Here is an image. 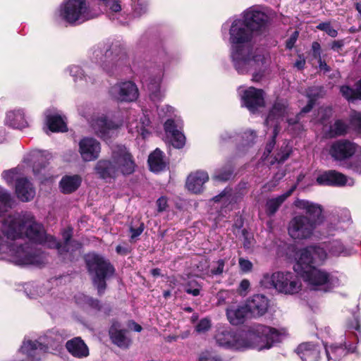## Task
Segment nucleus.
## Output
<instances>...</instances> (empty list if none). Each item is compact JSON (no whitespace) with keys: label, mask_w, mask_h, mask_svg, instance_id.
I'll list each match as a JSON object with an SVG mask.
<instances>
[{"label":"nucleus","mask_w":361,"mask_h":361,"mask_svg":"<svg viewBox=\"0 0 361 361\" xmlns=\"http://www.w3.org/2000/svg\"><path fill=\"white\" fill-rule=\"evenodd\" d=\"M71 228L62 232L63 244L46 233L43 226L35 216L27 212L9 214L0 221V260L18 265L41 266L47 262V255L39 250L24 242L28 239L35 244L49 248H56L59 255L70 258L74 252L80 253L81 244L71 240Z\"/></svg>","instance_id":"1"},{"label":"nucleus","mask_w":361,"mask_h":361,"mask_svg":"<svg viewBox=\"0 0 361 361\" xmlns=\"http://www.w3.org/2000/svg\"><path fill=\"white\" fill-rule=\"evenodd\" d=\"M275 13L262 6H251L239 16L228 18L223 23L221 36L230 46L233 65L239 74L252 73V80L259 81L271 62L269 53L262 47H255V34L267 31L268 23Z\"/></svg>","instance_id":"2"},{"label":"nucleus","mask_w":361,"mask_h":361,"mask_svg":"<svg viewBox=\"0 0 361 361\" xmlns=\"http://www.w3.org/2000/svg\"><path fill=\"white\" fill-rule=\"evenodd\" d=\"M318 94L319 90L317 87L309 88L307 91L308 103L294 118L290 116V110L286 100L278 99L274 102L265 120V126L267 128V133H270L271 139L266 145L262 156V161H267L269 164L273 165L275 163H282L288 158L291 152V147L286 142H284L279 148L273 151L275 139L280 130V124L284 118H286L288 125V130L292 133L296 134L302 128V125L299 123L300 117L302 114L307 113L312 109Z\"/></svg>","instance_id":"3"},{"label":"nucleus","mask_w":361,"mask_h":361,"mask_svg":"<svg viewBox=\"0 0 361 361\" xmlns=\"http://www.w3.org/2000/svg\"><path fill=\"white\" fill-rule=\"evenodd\" d=\"M287 336L285 329L259 324L244 332H236L229 327L221 326L218 328L214 338L219 346L226 349L240 350L255 348L262 350L271 348Z\"/></svg>","instance_id":"4"},{"label":"nucleus","mask_w":361,"mask_h":361,"mask_svg":"<svg viewBox=\"0 0 361 361\" xmlns=\"http://www.w3.org/2000/svg\"><path fill=\"white\" fill-rule=\"evenodd\" d=\"M326 259V250L317 245H308L297 252L293 269L312 290L329 293L340 285L336 274L314 267L322 264Z\"/></svg>","instance_id":"5"},{"label":"nucleus","mask_w":361,"mask_h":361,"mask_svg":"<svg viewBox=\"0 0 361 361\" xmlns=\"http://www.w3.org/2000/svg\"><path fill=\"white\" fill-rule=\"evenodd\" d=\"M293 205L306 215L298 214L290 219L288 226V234L294 240L310 239L322 221L323 208L317 203L302 199H296Z\"/></svg>","instance_id":"6"},{"label":"nucleus","mask_w":361,"mask_h":361,"mask_svg":"<svg viewBox=\"0 0 361 361\" xmlns=\"http://www.w3.org/2000/svg\"><path fill=\"white\" fill-rule=\"evenodd\" d=\"M135 163L132 154L123 145L112 149L111 159H101L94 166L95 172L103 179L115 178L119 173L129 175L134 172Z\"/></svg>","instance_id":"7"},{"label":"nucleus","mask_w":361,"mask_h":361,"mask_svg":"<svg viewBox=\"0 0 361 361\" xmlns=\"http://www.w3.org/2000/svg\"><path fill=\"white\" fill-rule=\"evenodd\" d=\"M98 16L99 12L91 6L88 0H63L54 11L53 18L56 21L78 25Z\"/></svg>","instance_id":"8"},{"label":"nucleus","mask_w":361,"mask_h":361,"mask_svg":"<svg viewBox=\"0 0 361 361\" xmlns=\"http://www.w3.org/2000/svg\"><path fill=\"white\" fill-rule=\"evenodd\" d=\"M66 337L63 331L53 329L47 331L37 341L25 339L20 347V352L29 357L40 358L42 354L50 350H57Z\"/></svg>","instance_id":"9"},{"label":"nucleus","mask_w":361,"mask_h":361,"mask_svg":"<svg viewBox=\"0 0 361 361\" xmlns=\"http://www.w3.org/2000/svg\"><path fill=\"white\" fill-rule=\"evenodd\" d=\"M260 284L265 288H274L286 295L297 294L302 289V283L298 276L290 271L265 274L260 280Z\"/></svg>","instance_id":"10"},{"label":"nucleus","mask_w":361,"mask_h":361,"mask_svg":"<svg viewBox=\"0 0 361 361\" xmlns=\"http://www.w3.org/2000/svg\"><path fill=\"white\" fill-rule=\"evenodd\" d=\"M78 113L88 121L94 133L103 140L111 137L122 125V121L108 120L104 114H95L90 105L83 104L78 107Z\"/></svg>","instance_id":"11"},{"label":"nucleus","mask_w":361,"mask_h":361,"mask_svg":"<svg viewBox=\"0 0 361 361\" xmlns=\"http://www.w3.org/2000/svg\"><path fill=\"white\" fill-rule=\"evenodd\" d=\"M91 60L99 66L108 74L113 75L118 72L123 66L128 64L127 56L123 52H115L100 46L92 49Z\"/></svg>","instance_id":"12"},{"label":"nucleus","mask_w":361,"mask_h":361,"mask_svg":"<svg viewBox=\"0 0 361 361\" xmlns=\"http://www.w3.org/2000/svg\"><path fill=\"white\" fill-rule=\"evenodd\" d=\"M85 260L93 283L101 293L106 288V279L114 274V269L108 261L94 253L87 255Z\"/></svg>","instance_id":"13"},{"label":"nucleus","mask_w":361,"mask_h":361,"mask_svg":"<svg viewBox=\"0 0 361 361\" xmlns=\"http://www.w3.org/2000/svg\"><path fill=\"white\" fill-rule=\"evenodd\" d=\"M109 92L115 99L123 102H135L139 97L137 85L130 80L116 82L111 87Z\"/></svg>","instance_id":"14"},{"label":"nucleus","mask_w":361,"mask_h":361,"mask_svg":"<svg viewBox=\"0 0 361 361\" xmlns=\"http://www.w3.org/2000/svg\"><path fill=\"white\" fill-rule=\"evenodd\" d=\"M238 94L240 96L242 105L245 106L250 112H255L259 108L264 106V97L262 90L250 87L247 89L239 88Z\"/></svg>","instance_id":"15"},{"label":"nucleus","mask_w":361,"mask_h":361,"mask_svg":"<svg viewBox=\"0 0 361 361\" xmlns=\"http://www.w3.org/2000/svg\"><path fill=\"white\" fill-rule=\"evenodd\" d=\"M164 78V70L159 68L150 72L145 80V85L149 92V98L154 102L161 101L165 97V90L161 88Z\"/></svg>","instance_id":"16"},{"label":"nucleus","mask_w":361,"mask_h":361,"mask_svg":"<svg viewBox=\"0 0 361 361\" xmlns=\"http://www.w3.org/2000/svg\"><path fill=\"white\" fill-rule=\"evenodd\" d=\"M183 126V121L178 115L167 118L164 123L166 134L170 137L171 145L178 149L182 148L185 143V137L182 133Z\"/></svg>","instance_id":"17"},{"label":"nucleus","mask_w":361,"mask_h":361,"mask_svg":"<svg viewBox=\"0 0 361 361\" xmlns=\"http://www.w3.org/2000/svg\"><path fill=\"white\" fill-rule=\"evenodd\" d=\"M361 147L346 139L334 142L329 149L330 155L338 161H344L360 152Z\"/></svg>","instance_id":"18"},{"label":"nucleus","mask_w":361,"mask_h":361,"mask_svg":"<svg viewBox=\"0 0 361 361\" xmlns=\"http://www.w3.org/2000/svg\"><path fill=\"white\" fill-rule=\"evenodd\" d=\"M351 221L350 212L346 209L335 210L326 224L322 234L327 237L334 235L344 230V224H349Z\"/></svg>","instance_id":"19"},{"label":"nucleus","mask_w":361,"mask_h":361,"mask_svg":"<svg viewBox=\"0 0 361 361\" xmlns=\"http://www.w3.org/2000/svg\"><path fill=\"white\" fill-rule=\"evenodd\" d=\"M78 152L85 162L92 161L97 159L101 152V144L95 138L85 137L78 143Z\"/></svg>","instance_id":"20"},{"label":"nucleus","mask_w":361,"mask_h":361,"mask_svg":"<svg viewBox=\"0 0 361 361\" xmlns=\"http://www.w3.org/2000/svg\"><path fill=\"white\" fill-rule=\"evenodd\" d=\"M317 183L321 185L343 187L345 185L353 186L355 180L353 178L348 177L342 173L330 170L318 176Z\"/></svg>","instance_id":"21"},{"label":"nucleus","mask_w":361,"mask_h":361,"mask_svg":"<svg viewBox=\"0 0 361 361\" xmlns=\"http://www.w3.org/2000/svg\"><path fill=\"white\" fill-rule=\"evenodd\" d=\"M245 305L250 317H259L267 312L269 300L264 295L256 294L248 298Z\"/></svg>","instance_id":"22"},{"label":"nucleus","mask_w":361,"mask_h":361,"mask_svg":"<svg viewBox=\"0 0 361 361\" xmlns=\"http://www.w3.org/2000/svg\"><path fill=\"white\" fill-rule=\"evenodd\" d=\"M312 245H317L326 250L328 256H349L355 253V250L352 247L345 245L341 240L334 239L322 245L312 244Z\"/></svg>","instance_id":"23"},{"label":"nucleus","mask_w":361,"mask_h":361,"mask_svg":"<svg viewBox=\"0 0 361 361\" xmlns=\"http://www.w3.org/2000/svg\"><path fill=\"white\" fill-rule=\"evenodd\" d=\"M49 157V154L47 151L35 149L27 153L24 157V162L32 165L35 176L42 181V178L40 177V171L38 169V166H40L41 169L44 170V164L43 166L42 164L48 159Z\"/></svg>","instance_id":"24"},{"label":"nucleus","mask_w":361,"mask_h":361,"mask_svg":"<svg viewBox=\"0 0 361 361\" xmlns=\"http://www.w3.org/2000/svg\"><path fill=\"white\" fill-rule=\"evenodd\" d=\"M46 126L51 132H65L67 126L65 118L55 109H50L45 112Z\"/></svg>","instance_id":"25"},{"label":"nucleus","mask_w":361,"mask_h":361,"mask_svg":"<svg viewBox=\"0 0 361 361\" xmlns=\"http://www.w3.org/2000/svg\"><path fill=\"white\" fill-rule=\"evenodd\" d=\"M356 348L355 345L345 342L344 346L342 345H325L328 361H339L348 353H355Z\"/></svg>","instance_id":"26"},{"label":"nucleus","mask_w":361,"mask_h":361,"mask_svg":"<svg viewBox=\"0 0 361 361\" xmlns=\"http://www.w3.org/2000/svg\"><path fill=\"white\" fill-rule=\"evenodd\" d=\"M209 180L207 172L197 171L190 173L187 179L186 187L188 190L193 193H200L204 189V185Z\"/></svg>","instance_id":"27"},{"label":"nucleus","mask_w":361,"mask_h":361,"mask_svg":"<svg viewBox=\"0 0 361 361\" xmlns=\"http://www.w3.org/2000/svg\"><path fill=\"white\" fill-rule=\"evenodd\" d=\"M16 193L20 200L29 202L34 198L35 190L27 178H23L16 183Z\"/></svg>","instance_id":"28"},{"label":"nucleus","mask_w":361,"mask_h":361,"mask_svg":"<svg viewBox=\"0 0 361 361\" xmlns=\"http://www.w3.org/2000/svg\"><path fill=\"white\" fill-rule=\"evenodd\" d=\"M5 123L15 129H23L28 126L24 111L20 109L8 111Z\"/></svg>","instance_id":"29"},{"label":"nucleus","mask_w":361,"mask_h":361,"mask_svg":"<svg viewBox=\"0 0 361 361\" xmlns=\"http://www.w3.org/2000/svg\"><path fill=\"white\" fill-rule=\"evenodd\" d=\"M242 199V194L234 192L231 188L224 189L219 195L215 196L213 200L215 202L221 203L225 208H233V205Z\"/></svg>","instance_id":"30"},{"label":"nucleus","mask_w":361,"mask_h":361,"mask_svg":"<svg viewBox=\"0 0 361 361\" xmlns=\"http://www.w3.org/2000/svg\"><path fill=\"white\" fill-rule=\"evenodd\" d=\"M297 352L302 361H318L320 355L319 347L312 343L300 344Z\"/></svg>","instance_id":"31"},{"label":"nucleus","mask_w":361,"mask_h":361,"mask_svg":"<svg viewBox=\"0 0 361 361\" xmlns=\"http://www.w3.org/2000/svg\"><path fill=\"white\" fill-rule=\"evenodd\" d=\"M150 120L144 112L140 115L139 122L137 120L130 121L128 123L129 132L132 134L141 135L142 138L147 137L149 134L148 127Z\"/></svg>","instance_id":"32"},{"label":"nucleus","mask_w":361,"mask_h":361,"mask_svg":"<svg viewBox=\"0 0 361 361\" xmlns=\"http://www.w3.org/2000/svg\"><path fill=\"white\" fill-rule=\"evenodd\" d=\"M66 347L73 357L83 358L89 355V349L80 337H75L68 341Z\"/></svg>","instance_id":"33"},{"label":"nucleus","mask_w":361,"mask_h":361,"mask_svg":"<svg viewBox=\"0 0 361 361\" xmlns=\"http://www.w3.org/2000/svg\"><path fill=\"white\" fill-rule=\"evenodd\" d=\"M226 315L231 324L238 325L242 324L250 314L245 304L244 305H233L227 308Z\"/></svg>","instance_id":"34"},{"label":"nucleus","mask_w":361,"mask_h":361,"mask_svg":"<svg viewBox=\"0 0 361 361\" xmlns=\"http://www.w3.org/2000/svg\"><path fill=\"white\" fill-rule=\"evenodd\" d=\"M118 322L114 323L109 330L112 341L121 348H127L130 343V339L127 336L126 331L121 329Z\"/></svg>","instance_id":"35"},{"label":"nucleus","mask_w":361,"mask_h":361,"mask_svg":"<svg viewBox=\"0 0 361 361\" xmlns=\"http://www.w3.org/2000/svg\"><path fill=\"white\" fill-rule=\"evenodd\" d=\"M295 188L296 185H294L283 194L276 197L269 199L266 203V210L268 214H274L283 202L292 195Z\"/></svg>","instance_id":"36"},{"label":"nucleus","mask_w":361,"mask_h":361,"mask_svg":"<svg viewBox=\"0 0 361 361\" xmlns=\"http://www.w3.org/2000/svg\"><path fill=\"white\" fill-rule=\"evenodd\" d=\"M149 169L154 173H159L166 167V162L164 159V153L159 149H156L151 153L148 158Z\"/></svg>","instance_id":"37"},{"label":"nucleus","mask_w":361,"mask_h":361,"mask_svg":"<svg viewBox=\"0 0 361 361\" xmlns=\"http://www.w3.org/2000/svg\"><path fill=\"white\" fill-rule=\"evenodd\" d=\"M82 183V178L79 175L66 176L60 181V188L62 192L68 194L76 190Z\"/></svg>","instance_id":"38"},{"label":"nucleus","mask_w":361,"mask_h":361,"mask_svg":"<svg viewBox=\"0 0 361 361\" xmlns=\"http://www.w3.org/2000/svg\"><path fill=\"white\" fill-rule=\"evenodd\" d=\"M13 200L10 192L0 186V217L8 212L13 207Z\"/></svg>","instance_id":"39"},{"label":"nucleus","mask_w":361,"mask_h":361,"mask_svg":"<svg viewBox=\"0 0 361 361\" xmlns=\"http://www.w3.org/2000/svg\"><path fill=\"white\" fill-rule=\"evenodd\" d=\"M66 71L73 78L74 82L78 83V85L85 86L89 83L88 79H90V78L85 75L83 71L79 66H70Z\"/></svg>","instance_id":"40"},{"label":"nucleus","mask_w":361,"mask_h":361,"mask_svg":"<svg viewBox=\"0 0 361 361\" xmlns=\"http://www.w3.org/2000/svg\"><path fill=\"white\" fill-rule=\"evenodd\" d=\"M349 126L343 120H337L330 126V134L331 136H341L348 133Z\"/></svg>","instance_id":"41"},{"label":"nucleus","mask_w":361,"mask_h":361,"mask_svg":"<svg viewBox=\"0 0 361 361\" xmlns=\"http://www.w3.org/2000/svg\"><path fill=\"white\" fill-rule=\"evenodd\" d=\"M352 160L345 163V167L351 170L353 172L361 174V149L354 155Z\"/></svg>","instance_id":"42"},{"label":"nucleus","mask_w":361,"mask_h":361,"mask_svg":"<svg viewBox=\"0 0 361 361\" xmlns=\"http://www.w3.org/2000/svg\"><path fill=\"white\" fill-rule=\"evenodd\" d=\"M20 171L18 168L4 171L1 174L2 178L8 185L12 184L14 181L17 183L18 180L23 179V178H20Z\"/></svg>","instance_id":"43"},{"label":"nucleus","mask_w":361,"mask_h":361,"mask_svg":"<svg viewBox=\"0 0 361 361\" xmlns=\"http://www.w3.org/2000/svg\"><path fill=\"white\" fill-rule=\"evenodd\" d=\"M228 270V267L226 265V259H220L214 262L211 268V273L213 275H221L224 271Z\"/></svg>","instance_id":"44"},{"label":"nucleus","mask_w":361,"mask_h":361,"mask_svg":"<svg viewBox=\"0 0 361 361\" xmlns=\"http://www.w3.org/2000/svg\"><path fill=\"white\" fill-rule=\"evenodd\" d=\"M76 302L80 305H82V304L87 305L89 307H91L92 308H95V309L100 308L99 302L98 300H94L90 297L86 296L82 294L79 295L78 297H76Z\"/></svg>","instance_id":"45"},{"label":"nucleus","mask_w":361,"mask_h":361,"mask_svg":"<svg viewBox=\"0 0 361 361\" xmlns=\"http://www.w3.org/2000/svg\"><path fill=\"white\" fill-rule=\"evenodd\" d=\"M341 93L348 101H354L359 99L358 93H357V88L355 90L351 88L348 85L341 87Z\"/></svg>","instance_id":"46"},{"label":"nucleus","mask_w":361,"mask_h":361,"mask_svg":"<svg viewBox=\"0 0 361 361\" xmlns=\"http://www.w3.org/2000/svg\"><path fill=\"white\" fill-rule=\"evenodd\" d=\"M201 290V286L195 280L190 281L185 287L187 293L193 296H197Z\"/></svg>","instance_id":"47"},{"label":"nucleus","mask_w":361,"mask_h":361,"mask_svg":"<svg viewBox=\"0 0 361 361\" xmlns=\"http://www.w3.org/2000/svg\"><path fill=\"white\" fill-rule=\"evenodd\" d=\"M175 113L176 109L168 104L163 105L158 108V114L160 117H168V118H173L175 115H176Z\"/></svg>","instance_id":"48"},{"label":"nucleus","mask_w":361,"mask_h":361,"mask_svg":"<svg viewBox=\"0 0 361 361\" xmlns=\"http://www.w3.org/2000/svg\"><path fill=\"white\" fill-rule=\"evenodd\" d=\"M346 327L348 331L355 330L357 333H354V335L357 338H358V334H360V325L357 316L354 315L353 318L347 322Z\"/></svg>","instance_id":"49"},{"label":"nucleus","mask_w":361,"mask_h":361,"mask_svg":"<svg viewBox=\"0 0 361 361\" xmlns=\"http://www.w3.org/2000/svg\"><path fill=\"white\" fill-rule=\"evenodd\" d=\"M350 123L355 130L361 136V112H353L350 116Z\"/></svg>","instance_id":"50"},{"label":"nucleus","mask_w":361,"mask_h":361,"mask_svg":"<svg viewBox=\"0 0 361 361\" xmlns=\"http://www.w3.org/2000/svg\"><path fill=\"white\" fill-rule=\"evenodd\" d=\"M199 361H223V360L214 352L206 350L200 353Z\"/></svg>","instance_id":"51"},{"label":"nucleus","mask_w":361,"mask_h":361,"mask_svg":"<svg viewBox=\"0 0 361 361\" xmlns=\"http://www.w3.org/2000/svg\"><path fill=\"white\" fill-rule=\"evenodd\" d=\"M317 28L320 30L324 31L326 34H328L329 36L332 37H335L338 35L337 30L334 29L331 26V23L329 22L319 23L317 26Z\"/></svg>","instance_id":"52"},{"label":"nucleus","mask_w":361,"mask_h":361,"mask_svg":"<svg viewBox=\"0 0 361 361\" xmlns=\"http://www.w3.org/2000/svg\"><path fill=\"white\" fill-rule=\"evenodd\" d=\"M256 133L252 130H246L243 133L242 137L245 142V145L250 147L254 143L256 138Z\"/></svg>","instance_id":"53"},{"label":"nucleus","mask_w":361,"mask_h":361,"mask_svg":"<svg viewBox=\"0 0 361 361\" xmlns=\"http://www.w3.org/2000/svg\"><path fill=\"white\" fill-rule=\"evenodd\" d=\"M319 121L324 123L332 115V109L329 106L321 107L318 112Z\"/></svg>","instance_id":"54"},{"label":"nucleus","mask_w":361,"mask_h":361,"mask_svg":"<svg viewBox=\"0 0 361 361\" xmlns=\"http://www.w3.org/2000/svg\"><path fill=\"white\" fill-rule=\"evenodd\" d=\"M285 176V173L283 171H279L276 173L271 181L266 184L264 188L267 190H271L274 188H275L279 181Z\"/></svg>","instance_id":"55"},{"label":"nucleus","mask_w":361,"mask_h":361,"mask_svg":"<svg viewBox=\"0 0 361 361\" xmlns=\"http://www.w3.org/2000/svg\"><path fill=\"white\" fill-rule=\"evenodd\" d=\"M211 327V322L208 319H201L196 326V331L198 333H204L208 331Z\"/></svg>","instance_id":"56"},{"label":"nucleus","mask_w":361,"mask_h":361,"mask_svg":"<svg viewBox=\"0 0 361 361\" xmlns=\"http://www.w3.org/2000/svg\"><path fill=\"white\" fill-rule=\"evenodd\" d=\"M232 175V171L231 170L226 171H216L214 175V179L219 181H225L228 180Z\"/></svg>","instance_id":"57"},{"label":"nucleus","mask_w":361,"mask_h":361,"mask_svg":"<svg viewBox=\"0 0 361 361\" xmlns=\"http://www.w3.org/2000/svg\"><path fill=\"white\" fill-rule=\"evenodd\" d=\"M239 266L240 270L243 272H249L252 269V263L244 258L239 259Z\"/></svg>","instance_id":"58"},{"label":"nucleus","mask_w":361,"mask_h":361,"mask_svg":"<svg viewBox=\"0 0 361 361\" xmlns=\"http://www.w3.org/2000/svg\"><path fill=\"white\" fill-rule=\"evenodd\" d=\"M250 286V283L247 279L242 280L241 282L240 283V285H239V287L238 289L239 293L241 295H245L248 292Z\"/></svg>","instance_id":"59"},{"label":"nucleus","mask_w":361,"mask_h":361,"mask_svg":"<svg viewBox=\"0 0 361 361\" xmlns=\"http://www.w3.org/2000/svg\"><path fill=\"white\" fill-rule=\"evenodd\" d=\"M147 5L145 4H137L134 8V16L136 17H140L142 14L147 12Z\"/></svg>","instance_id":"60"},{"label":"nucleus","mask_w":361,"mask_h":361,"mask_svg":"<svg viewBox=\"0 0 361 361\" xmlns=\"http://www.w3.org/2000/svg\"><path fill=\"white\" fill-rule=\"evenodd\" d=\"M157 204L159 212L165 211L168 207V201L166 197L164 196L159 197L157 201Z\"/></svg>","instance_id":"61"},{"label":"nucleus","mask_w":361,"mask_h":361,"mask_svg":"<svg viewBox=\"0 0 361 361\" xmlns=\"http://www.w3.org/2000/svg\"><path fill=\"white\" fill-rule=\"evenodd\" d=\"M312 55L315 59L321 58V46L319 42H314L312 44Z\"/></svg>","instance_id":"62"},{"label":"nucleus","mask_w":361,"mask_h":361,"mask_svg":"<svg viewBox=\"0 0 361 361\" xmlns=\"http://www.w3.org/2000/svg\"><path fill=\"white\" fill-rule=\"evenodd\" d=\"M344 45L343 40L334 41L331 45V48L337 52H339Z\"/></svg>","instance_id":"63"},{"label":"nucleus","mask_w":361,"mask_h":361,"mask_svg":"<svg viewBox=\"0 0 361 361\" xmlns=\"http://www.w3.org/2000/svg\"><path fill=\"white\" fill-rule=\"evenodd\" d=\"M297 37H298V32H295L294 34L287 41L286 47L288 49H291L293 47L295 42H296Z\"/></svg>","instance_id":"64"}]
</instances>
